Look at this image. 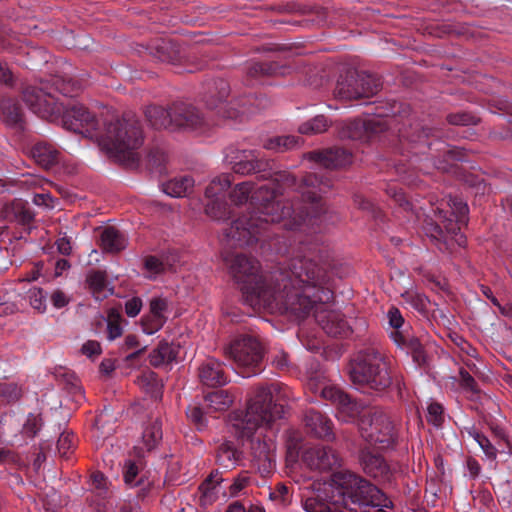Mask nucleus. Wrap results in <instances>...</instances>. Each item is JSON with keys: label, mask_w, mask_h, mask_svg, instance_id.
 Listing matches in <instances>:
<instances>
[{"label": "nucleus", "mask_w": 512, "mask_h": 512, "mask_svg": "<svg viewBox=\"0 0 512 512\" xmlns=\"http://www.w3.org/2000/svg\"><path fill=\"white\" fill-rule=\"evenodd\" d=\"M296 254L267 273L259 263L242 253L225 251L223 261L239 284L244 303L254 310L291 314L304 319L314 312L315 321L332 337H345L350 328L344 315L328 310L333 300L332 277L316 245L300 241Z\"/></svg>", "instance_id": "f257e3e1"}, {"label": "nucleus", "mask_w": 512, "mask_h": 512, "mask_svg": "<svg viewBox=\"0 0 512 512\" xmlns=\"http://www.w3.org/2000/svg\"><path fill=\"white\" fill-rule=\"evenodd\" d=\"M252 190L253 183L246 181L238 183L230 193L235 206L245 205V213L224 229L222 241L227 247L262 242L277 254H285L291 244L286 243L287 237L280 236L281 230L297 231L307 227L316 231L328 219L324 202L323 209L315 212L309 203L302 202L301 197L280 200L285 188L262 185L250 195Z\"/></svg>", "instance_id": "f03ea898"}, {"label": "nucleus", "mask_w": 512, "mask_h": 512, "mask_svg": "<svg viewBox=\"0 0 512 512\" xmlns=\"http://www.w3.org/2000/svg\"><path fill=\"white\" fill-rule=\"evenodd\" d=\"M23 100L42 119L61 116L65 129L95 140L100 149L116 161L126 165L138 163L137 150L143 144V132L134 113L126 112L121 118L98 119L82 104L65 106L51 92L35 86L23 90Z\"/></svg>", "instance_id": "7ed1b4c3"}, {"label": "nucleus", "mask_w": 512, "mask_h": 512, "mask_svg": "<svg viewBox=\"0 0 512 512\" xmlns=\"http://www.w3.org/2000/svg\"><path fill=\"white\" fill-rule=\"evenodd\" d=\"M289 387L281 382L269 386L256 387L245 410H236L229 414V431L240 440H250L253 459L271 468L274 462L275 444L271 438L258 435V428L271 427L272 423L284 417L285 402L289 399Z\"/></svg>", "instance_id": "20e7f679"}, {"label": "nucleus", "mask_w": 512, "mask_h": 512, "mask_svg": "<svg viewBox=\"0 0 512 512\" xmlns=\"http://www.w3.org/2000/svg\"><path fill=\"white\" fill-rule=\"evenodd\" d=\"M391 502L374 484L350 471L333 474L331 483H324L302 500L306 512H389Z\"/></svg>", "instance_id": "39448f33"}, {"label": "nucleus", "mask_w": 512, "mask_h": 512, "mask_svg": "<svg viewBox=\"0 0 512 512\" xmlns=\"http://www.w3.org/2000/svg\"><path fill=\"white\" fill-rule=\"evenodd\" d=\"M230 163L235 173L241 175L257 174L262 179H270L267 185L285 189H292L293 198H302V202L319 212L323 209L320 196L331 188L330 180L319 173H308L300 182L287 171L275 169L274 161L263 158L257 150H241L231 157Z\"/></svg>", "instance_id": "423d86ee"}, {"label": "nucleus", "mask_w": 512, "mask_h": 512, "mask_svg": "<svg viewBox=\"0 0 512 512\" xmlns=\"http://www.w3.org/2000/svg\"><path fill=\"white\" fill-rule=\"evenodd\" d=\"M347 370L350 381L364 393H383L393 383L390 361L374 347L357 351L350 358Z\"/></svg>", "instance_id": "0eeeda50"}, {"label": "nucleus", "mask_w": 512, "mask_h": 512, "mask_svg": "<svg viewBox=\"0 0 512 512\" xmlns=\"http://www.w3.org/2000/svg\"><path fill=\"white\" fill-rule=\"evenodd\" d=\"M229 93V83L224 79H215L208 83L203 101L208 109L215 110L220 117L227 119L254 114L269 104L266 97L257 95H247L228 102Z\"/></svg>", "instance_id": "6e6552de"}, {"label": "nucleus", "mask_w": 512, "mask_h": 512, "mask_svg": "<svg viewBox=\"0 0 512 512\" xmlns=\"http://www.w3.org/2000/svg\"><path fill=\"white\" fill-rule=\"evenodd\" d=\"M436 220L427 221L426 230L430 236L437 240H446L449 235L457 237L462 245L465 239L460 235L461 228L468 222V205L459 197L449 196L443 199L435 208H432Z\"/></svg>", "instance_id": "1a4fd4ad"}, {"label": "nucleus", "mask_w": 512, "mask_h": 512, "mask_svg": "<svg viewBox=\"0 0 512 512\" xmlns=\"http://www.w3.org/2000/svg\"><path fill=\"white\" fill-rule=\"evenodd\" d=\"M408 127L406 123L403 124V127L398 130L399 132V152L402 155L407 153L408 155L418 156L428 153L431 157H435L432 153V146L435 144L442 145V148H436L435 151H442L444 157H446V161L456 160V161H464L465 154L463 150L459 148L448 149L444 143L441 142H431L429 141L430 136L438 137V130L429 128L427 126L422 125L421 123H411L409 120Z\"/></svg>", "instance_id": "9d476101"}, {"label": "nucleus", "mask_w": 512, "mask_h": 512, "mask_svg": "<svg viewBox=\"0 0 512 512\" xmlns=\"http://www.w3.org/2000/svg\"><path fill=\"white\" fill-rule=\"evenodd\" d=\"M227 359L232 360L235 369L243 377L259 374L263 369L264 350L259 339L251 334L235 337L224 348Z\"/></svg>", "instance_id": "9b49d317"}, {"label": "nucleus", "mask_w": 512, "mask_h": 512, "mask_svg": "<svg viewBox=\"0 0 512 512\" xmlns=\"http://www.w3.org/2000/svg\"><path fill=\"white\" fill-rule=\"evenodd\" d=\"M361 437L377 450L395 447L398 441L397 429L390 416L379 407H372L359 423Z\"/></svg>", "instance_id": "f8f14e48"}, {"label": "nucleus", "mask_w": 512, "mask_h": 512, "mask_svg": "<svg viewBox=\"0 0 512 512\" xmlns=\"http://www.w3.org/2000/svg\"><path fill=\"white\" fill-rule=\"evenodd\" d=\"M378 77L365 71L348 69L341 74L334 89V96L341 101H354L374 96L381 89Z\"/></svg>", "instance_id": "ddd939ff"}, {"label": "nucleus", "mask_w": 512, "mask_h": 512, "mask_svg": "<svg viewBox=\"0 0 512 512\" xmlns=\"http://www.w3.org/2000/svg\"><path fill=\"white\" fill-rule=\"evenodd\" d=\"M321 396L337 406L338 419L346 423L357 421L359 424L370 410L335 386L321 388Z\"/></svg>", "instance_id": "4468645a"}, {"label": "nucleus", "mask_w": 512, "mask_h": 512, "mask_svg": "<svg viewBox=\"0 0 512 512\" xmlns=\"http://www.w3.org/2000/svg\"><path fill=\"white\" fill-rule=\"evenodd\" d=\"M384 116L388 114L378 112L375 117L349 120L342 127L340 135L351 140L369 141L372 136L388 129V124L383 120Z\"/></svg>", "instance_id": "2eb2a0df"}, {"label": "nucleus", "mask_w": 512, "mask_h": 512, "mask_svg": "<svg viewBox=\"0 0 512 512\" xmlns=\"http://www.w3.org/2000/svg\"><path fill=\"white\" fill-rule=\"evenodd\" d=\"M359 463L363 471L379 483L392 484L395 480V468L383 456L373 453L370 447L359 451Z\"/></svg>", "instance_id": "dca6fc26"}, {"label": "nucleus", "mask_w": 512, "mask_h": 512, "mask_svg": "<svg viewBox=\"0 0 512 512\" xmlns=\"http://www.w3.org/2000/svg\"><path fill=\"white\" fill-rule=\"evenodd\" d=\"M172 129L200 130L207 125L200 110L186 102H174L171 105Z\"/></svg>", "instance_id": "f3484780"}, {"label": "nucleus", "mask_w": 512, "mask_h": 512, "mask_svg": "<svg viewBox=\"0 0 512 512\" xmlns=\"http://www.w3.org/2000/svg\"><path fill=\"white\" fill-rule=\"evenodd\" d=\"M302 460L311 469L320 471L340 466L339 455L332 448L321 445L307 448L303 452Z\"/></svg>", "instance_id": "a211bd4d"}, {"label": "nucleus", "mask_w": 512, "mask_h": 512, "mask_svg": "<svg viewBox=\"0 0 512 512\" xmlns=\"http://www.w3.org/2000/svg\"><path fill=\"white\" fill-rule=\"evenodd\" d=\"M303 422L310 435L325 441L335 439L334 425L327 415L310 408L305 411Z\"/></svg>", "instance_id": "6ab92c4d"}, {"label": "nucleus", "mask_w": 512, "mask_h": 512, "mask_svg": "<svg viewBox=\"0 0 512 512\" xmlns=\"http://www.w3.org/2000/svg\"><path fill=\"white\" fill-rule=\"evenodd\" d=\"M309 158L328 169L345 167L352 162V154L341 147L312 151L309 153Z\"/></svg>", "instance_id": "aec40b11"}, {"label": "nucleus", "mask_w": 512, "mask_h": 512, "mask_svg": "<svg viewBox=\"0 0 512 512\" xmlns=\"http://www.w3.org/2000/svg\"><path fill=\"white\" fill-rule=\"evenodd\" d=\"M201 382L209 387L223 386L228 383L224 364L215 358H208L199 368Z\"/></svg>", "instance_id": "412c9836"}, {"label": "nucleus", "mask_w": 512, "mask_h": 512, "mask_svg": "<svg viewBox=\"0 0 512 512\" xmlns=\"http://www.w3.org/2000/svg\"><path fill=\"white\" fill-rule=\"evenodd\" d=\"M31 155L37 164L48 169L58 163L60 152L53 144L39 141L32 147Z\"/></svg>", "instance_id": "4be33fe9"}, {"label": "nucleus", "mask_w": 512, "mask_h": 512, "mask_svg": "<svg viewBox=\"0 0 512 512\" xmlns=\"http://www.w3.org/2000/svg\"><path fill=\"white\" fill-rule=\"evenodd\" d=\"M22 417L15 412L4 413L0 416V439L14 443L21 434Z\"/></svg>", "instance_id": "5701e85b"}, {"label": "nucleus", "mask_w": 512, "mask_h": 512, "mask_svg": "<svg viewBox=\"0 0 512 512\" xmlns=\"http://www.w3.org/2000/svg\"><path fill=\"white\" fill-rule=\"evenodd\" d=\"M100 245L105 252L119 253L126 248L127 239L118 229L108 226L101 232Z\"/></svg>", "instance_id": "b1692460"}, {"label": "nucleus", "mask_w": 512, "mask_h": 512, "mask_svg": "<svg viewBox=\"0 0 512 512\" xmlns=\"http://www.w3.org/2000/svg\"><path fill=\"white\" fill-rule=\"evenodd\" d=\"M223 481L221 473L218 470L212 471L210 475L200 484V505L207 507L212 505L218 498L217 486Z\"/></svg>", "instance_id": "393cba45"}, {"label": "nucleus", "mask_w": 512, "mask_h": 512, "mask_svg": "<svg viewBox=\"0 0 512 512\" xmlns=\"http://www.w3.org/2000/svg\"><path fill=\"white\" fill-rule=\"evenodd\" d=\"M193 187L194 179L188 175L175 177L162 184L163 192L175 198L188 196Z\"/></svg>", "instance_id": "a878e982"}, {"label": "nucleus", "mask_w": 512, "mask_h": 512, "mask_svg": "<svg viewBox=\"0 0 512 512\" xmlns=\"http://www.w3.org/2000/svg\"><path fill=\"white\" fill-rule=\"evenodd\" d=\"M39 88H43L45 91L51 92L55 97L56 92L64 96L74 97L78 94L81 86L77 81L71 78L65 79L55 77L52 79L51 84L49 82H42Z\"/></svg>", "instance_id": "bb28decb"}, {"label": "nucleus", "mask_w": 512, "mask_h": 512, "mask_svg": "<svg viewBox=\"0 0 512 512\" xmlns=\"http://www.w3.org/2000/svg\"><path fill=\"white\" fill-rule=\"evenodd\" d=\"M242 452L239 451L233 442L225 441L216 449V462L225 469H231L241 459Z\"/></svg>", "instance_id": "cd10ccee"}, {"label": "nucleus", "mask_w": 512, "mask_h": 512, "mask_svg": "<svg viewBox=\"0 0 512 512\" xmlns=\"http://www.w3.org/2000/svg\"><path fill=\"white\" fill-rule=\"evenodd\" d=\"M235 396L229 390H216L204 398L205 408L211 412L227 410L234 402Z\"/></svg>", "instance_id": "c85d7f7f"}, {"label": "nucleus", "mask_w": 512, "mask_h": 512, "mask_svg": "<svg viewBox=\"0 0 512 512\" xmlns=\"http://www.w3.org/2000/svg\"><path fill=\"white\" fill-rule=\"evenodd\" d=\"M147 122L155 129L172 128L171 106L168 109L150 105L145 110Z\"/></svg>", "instance_id": "c756f323"}, {"label": "nucleus", "mask_w": 512, "mask_h": 512, "mask_svg": "<svg viewBox=\"0 0 512 512\" xmlns=\"http://www.w3.org/2000/svg\"><path fill=\"white\" fill-rule=\"evenodd\" d=\"M136 383L147 394H149L151 398L155 400L162 398L163 385L161 384L158 375L155 372L151 370L142 372V374L137 377Z\"/></svg>", "instance_id": "7c9ffc66"}, {"label": "nucleus", "mask_w": 512, "mask_h": 512, "mask_svg": "<svg viewBox=\"0 0 512 512\" xmlns=\"http://www.w3.org/2000/svg\"><path fill=\"white\" fill-rule=\"evenodd\" d=\"M178 348L169 344L168 342H160L149 355L150 364L154 367H159L163 364H169L176 360Z\"/></svg>", "instance_id": "2f4dec72"}, {"label": "nucleus", "mask_w": 512, "mask_h": 512, "mask_svg": "<svg viewBox=\"0 0 512 512\" xmlns=\"http://www.w3.org/2000/svg\"><path fill=\"white\" fill-rule=\"evenodd\" d=\"M4 121L12 127L22 128L23 112L19 103L13 99H3L0 103Z\"/></svg>", "instance_id": "473e14b6"}, {"label": "nucleus", "mask_w": 512, "mask_h": 512, "mask_svg": "<svg viewBox=\"0 0 512 512\" xmlns=\"http://www.w3.org/2000/svg\"><path fill=\"white\" fill-rule=\"evenodd\" d=\"M285 70V66L276 62H253L247 68V76L257 78L260 76L284 75Z\"/></svg>", "instance_id": "72a5a7b5"}, {"label": "nucleus", "mask_w": 512, "mask_h": 512, "mask_svg": "<svg viewBox=\"0 0 512 512\" xmlns=\"http://www.w3.org/2000/svg\"><path fill=\"white\" fill-rule=\"evenodd\" d=\"M162 437V422L159 418H155L148 423L143 431L142 439L146 450L150 452L156 448Z\"/></svg>", "instance_id": "f704fd0d"}, {"label": "nucleus", "mask_w": 512, "mask_h": 512, "mask_svg": "<svg viewBox=\"0 0 512 512\" xmlns=\"http://www.w3.org/2000/svg\"><path fill=\"white\" fill-rule=\"evenodd\" d=\"M464 431L467 435L473 438L482 449L485 456L492 461H495L498 455V449L491 443L486 435L476 429L474 425L465 426Z\"/></svg>", "instance_id": "c9c22d12"}, {"label": "nucleus", "mask_w": 512, "mask_h": 512, "mask_svg": "<svg viewBox=\"0 0 512 512\" xmlns=\"http://www.w3.org/2000/svg\"><path fill=\"white\" fill-rule=\"evenodd\" d=\"M232 176L230 174H222L214 178L205 189V197L207 201L223 198L226 190L231 186Z\"/></svg>", "instance_id": "e433bc0d"}, {"label": "nucleus", "mask_w": 512, "mask_h": 512, "mask_svg": "<svg viewBox=\"0 0 512 512\" xmlns=\"http://www.w3.org/2000/svg\"><path fill=\"white\" fill-rule=\"evenodd\" d=\"M301 138L294 135L275 136L264 141L263 147L267 150L285 152L299 146Z\"/></svg>", "instance_id": "4c0bfd02"}, {"label": "nucleus", "mask_w": 512, "mask_h": 512, "mask_svg": "<svg viewBox=\"0 0 512 512\" xmlns=\"http://www.w3.org/2000/svg\"><path fill=\"white\" fill-rule=\"evenodd\" d=\"M205 212L209 217L216 220H226L231 214L230 205L226 201V197L207 201Z\"/></svg>", "instance_id": "58836bf2"}, {"label": "nucleus", "mask_w": 512, "mask_h": 512, "mask_svg": "<svg viewBox=\"0 0 512 512\" xmlns=\"http://www.w3.org/2000/svg\"><path fill=\"white\" fill-rule=\"evenodd\" d=\"M121 308L112 307L107 313V338L113 341L123 333Z\"/></svg>", "instance_id": "ea45409f"}, {"label": "nucleus", "mask_w": 512, "mask_h": 512, "mask_svg": "<svg viewBox=\"0 0 512 512\" xmlns=\"http://www.w3.org/2000/svg\"><path fill=\"white\" fill-rule=\"evenodd\" d=\"M330 125L331 121L324 115H317L311 120L302 123L298 130L301 134L306 135L319 134L325 132Z\"/></svg>", "instance_id": "a19ab883"}, {"label": "nucleus", "mask_w": 512, "mask_h": 512, "mask_svg": "<svg viewBox=\"0 0 512 512\" xmlns=\"http://www.w3.org/2000/svg\"><path fill=\"white\" fill-rule=\"evenodd\" d=\"M387 195L394 200V202L405 211H414L413 203L408 200L405 192L397 184H388L386 188Z\"/></svg>", "instance_id": "79ce46f5"}, {"label": "nucleus", "mask_w": 512, "mask_h": 512, "mask_svg": "<svg viewBox=\"0 0 512 512\" xmlns=\"http://www.w3.org/2000/svg\"><path fill=\"white\" fill-rule=\"evenodd\" d=\"M166 320V316H159L149 312L141 318L142 331L147 335H152L164 326Z\"/></svg>", "instance_id": "37998d69"}, {"label": "nucleus", "mask_w": 512, "mask_h": 512, "mask_svg": "<svg viewBox=\"0 0 512 512\" xmlns=\"http://www.w3.org/2000/svg\"><path fill=\"white\" fill-rule=\"evenodd\" d=\"M139 467L132 460H127L123 467L124 482L129 487H136L143 485V478L139 477Z\"/></svg>", "instance_id": "c03bdc74"}, {"label": "nucleus", "mask_w": 512, "mask_h": 512, "mask_svg": "<svg viewBox=\"0 0 512 512\" xmlns=\"http://www.w3.org/2000/svg\"><path fill=\"white\" fill-rule=\"evenodd\" d=\"M212 413L210 410L200 406H189L186 410L188 419L196 426L198 430H203L207 426V414Z\"/></svg>", "instance_id": "a18cd8bd"}, {"label": "nucleus", "mask_w": 512, "mask_h": 512, "mask_svg": "<svg viewBox=\"0 0 512 512\" xmlns=\"http://www.w3.org/2000/svg\"><path fill=\"white\" fill-rule=\"evenodd\" d=\"M445 420L444 407L438 402H431L427 407V422L439 428Z\"/></svg>", "instance_id": "49530a36"}, {"label": "nucleus", "mask_w": 512, "mask_h": 512, "mask_svg": "<svg viewBox=\"0 0 512 512\" xmlns=\"http://www.w3.org/2000/svg\"><path fill=\"white\" fill-rule=\"evenodd\" d=\"M87 283L93 294L103 292L107 285L106 273L100 270L89 273L87 276Z\"/></svg>", "instance_id": "de8ad7c7"}, {"label": "nucleus", "mask_w": 512, "mask_h": 512, "mask_svg": "<svg viewBox=\"0 0 512 512\" xmlns=\"http://www.w3.org/2000/svg\"><path fill=\"white\" fill-rule=\"evenodd\" d=\"M42 426V420L39 416L29 414L25 421L22 420L21 434L26 437L33 438L40 430Z\"/></svg>", "instance_id": "09e8293b"}, {"label": "nucleus", "mask_w": 512, "mask_h": 512, "mask_svg": "<svg viewBox=\"0 0 512 512\" xmlns=\"http://www.w3.org/2000/svg\"><path fill=\"white\" fill-rule=\"evenodd\" d=\"M76 437L73 433L63 432L57 441V450L61 457L68 458L70 452L75 448Z\"/></svg>", "instance_id": "8fccbe9b"}, {"label": "nucleus", "mask_w": 512, "mask_h": 512, "mask_svg": "<svg viewBox=\"0 0 512 512\" xmlns=\"http://www.w3.org/2000/svg\"><path fill=\"white\" fill-rule=\"evenodd\" d=\"M377 109V112H375L374 116H376V114L378 112H382V113H387L388 114V117L389 116H396L397 114H400V117L402 119L406 118L407 116L410 115V108L408 105H404L402 103H399V102H393V104L390 105L389 108H387L385 111H382L383 110V107H380L379 108H376ZM385 118H387V116H384L383 117V120L386 121V123L388 124V127L391 125L390 122H388Z\"/></svg>", "instance_id": "3c124183"}, {"label": "nucleus", "mask_w": 512, "mask_h": 512, "mask_svg": "<svg viewBox=\"0 0 512 512\" xmlns=\"http://www.w3.org/2000/svg\"><path fill=\"white\" fill-rule=\"evenodd\" d=\"M46 297L47 293L41 288L34 287L28 291L30 304L38 311H44L46 309Z\"/></svg>", "instance_id": "603ef678"}, {"label": "nucleus", "mask_w": 512, "mask_h": 512, "mask_svg": "<svg viewBox=\"0 0 512 512\" xmlns=\"http://www.w3.org/2000/svg\"><path fill=\"white\" fill-rule=\"evenodd\" d=\"M20 465V457L9 449H0V467L5 470L16 469Z\"/></svg>", "instance_id": "864d4df0"}, {"label": "nucleus", "mask_w": 512, "mask_h": 512, "mask_svg": "<svg viewBox=\"0 0 512 512\" xmlns=\"http://www.w3.org/2000/svg\"><path fill=\"white\" fill-rule=\"evenodd\" d=\"M155 49V56L162 62H171L175 58V52L171 48V44L165 40L157 43Z\"/></svg>", "instance_id": "5fc2aeb1"}, {"label": "nucleus", "mask_w": 512, "mask_h": 512, "mask_svg": "<svg viewBox=\"0 0 512 512\" xmlns=\"http://www.w3.org/2000/svg\"><path fill=\"white\" fill-rule=\"evenodd\" d=\"M447 121L451 125H474L478 119L467 112H457L447 115Z\"/></svg>", "instance_id": "6e6d98bb"}, {"label": "nucleus", "mask_w": 512, "mask_h": 512, "mask_svg": "<svg viewBox=\"0 0 512 512\" xmlns=\"http://www.w3.org/2000/svg\"><path fill=\"white\" fill-rule=\"evenodd\" d=\"M459 376L460 385L464 390L471 392L472 394H478L480 392L476 380L471 376V374L467 370L463 368L460 369Z\"/></svg>", "instance_id": "4d7b16f0"}, {"label": "nucleus", "mask_w": 512, "mask_h": 512, "mask_svg": "<svg viewBox=\"0 0 512 512\" xmlns=\"http://www.w3.org/2000/svg\"><path fill=\"white\" fill-rule=\"evenodd\" d=\"M289 487L283 483H278L270 492V498L274 501H278L282 505L289 503L290 498Z\"/></svg>", "instance_id": "13d9d810"}, {"label": "nucleus", "mask_w": 512, "mask_h": 512, "mask_svg": "<svg viewBox=\"0 0 512 512\" xmlns=\"http://www.w3.org/2000/svg\"><path fill=\"white\" fill-rule=\"evenodd\" d=\"M250 483V476L247 472L240 473L229 487V495L237 496Z\"/></svg>", "instance_id": "bf43d9fd"}, {"label": "nucleus", "mask_w": 512, "mask_h": 512, "mask_svg": "<svg viewBox=\"0 0 512 512\" xmlns=\"http://www.w3.org/2000/svg\"><path fill=\"white\" fill-rule=\"evenodd\" d=\"M142 306V300L139 297H132L125 302V313L128 317H136L140 313Z\"/></svg>", "instance_id": "052dcab7"}, {"label": "nucleus", "mask_w": 512, "mask_h": 512, "mask_svg": "<svg viewBox=\"0 0 512 512\" xmlns=\"http://www.w3.org/2000/svg\"><path fill=\"white\" fill-rule=\"evenodd\" d=\"M166 154L159 148L151 149L148 154L149 164L155 168H161L166 162Z\"/></svg>", "instance_id": "680f3d73"}, {"label": "nucleus", "mask_w": 512, "mask_h": 512, "mask_svg": "<svg viewBox=\"0 0 512 512\" xmlns=\"http://www.w3.org/2000/svg\"><path fill=\"white\" fill-rule=\"evenodd\" d=\"M145 268L154 274H159L164 271V263L156 256H147L144 261Z\"/></svg>", "instance_id": "e2e57ef3"}, {"label": "nucleus", "mask_w": 512, "mask_h": 512, "mask_svg": "<svg viewBox=\"0 0 512 512\" xmlns=\"http://www.w3.org/2000/svg\"><path fill=\"white\" fill-rule=\"evenodd\" d=\"M167 308H168L167 300L164 298H161V297H157V298H153L150 301L149 312L153 313L155 315L165 316L164 313L166 312Z\"/></svg>", "instance_id": "0e129e2a"}, {"label": "nucleus", "mask_w": 512, "mask_h": 512, "mask_svg": "<svg viewBox=\"0 0 512 512\" xmlns=\"http://www.w3.org/2000/svg\"><path fill=\"white\" fill-rule=\"evenodd\" d=\"M272 364L280 371L287 370L289 367L288 354L282 350L277 351L272 357Z\"/></svg>", "instance_id": "69168bd1"}, {"label": "nucleus", "mask_w": 512, "mask_h": 512, "mask_svg": "<svg viewBox=\"0 0 512 512\" xmlns=\"http://www.w3.org/2000/svg\"><path fill=\"white\" fill-rule=\"evenodd\" d=\"M388 319L390 326L393 327L394 329H399L404 323V319L400 311L395 307L389 309Z\"/></svg>", "instance_id": "338daca9"}, {"label": "nucleus", "mask_w": 512, "mask_h": 512, "mask_svg": "<svg viewBox=\"0 0 512 512\" xmlns=\"http://www.w3.org/2000/svg\"><path fill=\"white\" fill-rule=\"evenodd\" d=\"M82 353L87 355L88 357H93L96 355H99L101 353V347L100 344L97 341H87L82 346Z\"/></svg>", "instance_id": "774afa93"}]
</instances>
